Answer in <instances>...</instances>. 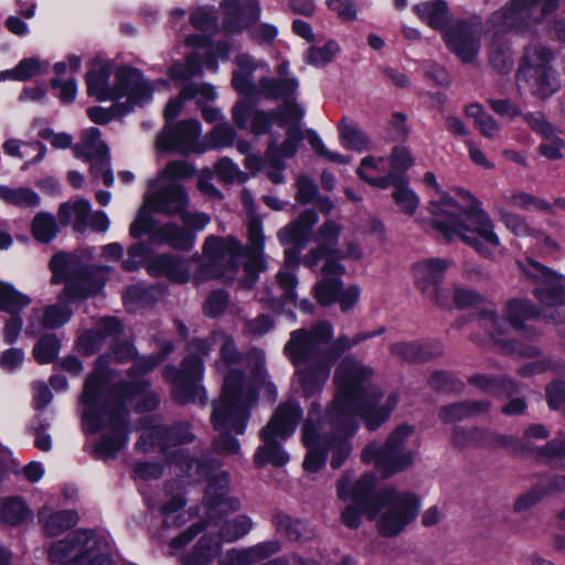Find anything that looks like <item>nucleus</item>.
Segmentation results:
<instances>
[{"instance_id": "f257e3e1", "label": "nucleus", "mask_w": 565, "mask_h": 565, "mask_svg": "<svg viewBox=\"0 0 565 565\" xmlns=\"http://www.w3.org/2000/svg\"><path fill=\"white\" fill-rule=\"evenodd\" d=\"M374 371L352 356L338 365L333 381L337 385L335 404L329 411L331 428L303 425L301 439L307 449L302 467L307 473L319 472L331 452L330 466L339 469L352 452L350 438L358 430L360 417L369 430L384 424L398 403L397 394L384 396L381 388L371 384Z\"/></svg>"}, {"instance_id": "f03ea898", "label": "nucleus", "mask_w": 565, "mask_h": 565, "mask_svg": "<svg viewBox=\"0 0 565 565\" xmlns=\"http://www.w3.org/2000/svg\"><path fill=\"white\" fill-rule=\"evenodd\" d=\"M172 350L173 345L169 343L163 353L136 360L128 371V381L115 385H110L113 371L109 356L102 355L96 360L94 370L85 380L79 403L83 407V430L86 434L107 430L95 447L98 457L113 458L126 445L127 402L138 399L136 407L139 412L152 411L159 405V396L149 390V382L143 376L152 372Z\"/></svg>"}, {"instance_id": "7ed1b4c3", "label": "nucleus", "mask_w": 565, "mask_h": 565, "mask_svg": "<svg viewBox=\"0 0 565 565\" xmlns=\"http://www.w3.org/2000/svg\"><path fill=\"white\" fill-rule=\"evenodd\" d=\"M194 440V435L190 431L188 424H179L171 427L162 426L160 423H148L142 428L141 436L136 444L138 450L142 452L150 451L156 444L161 448L167 460L175 466L177 473L194 481L209 478V484L205 491V501L218 512H234L241 507L237 498L227 497L230 476L225 471H216V461L199 462L190 458L180 446Z\"/></svg>"}, {"instance_id": "20e7f679", "label": "nucleus", "mask_w": 565, "mask_h": 565, "mask_svg": "<svg viewBox=\"0 0 565 565\" xmlns=\"http://www.w3.org/2000/svg\"><path fill=\"white\" fill-rule=\"evenodd\" d=\"M250 355L255 360L254 382L242 372L232 370L224 379L221 398L213 404L211 422L218 433L214 446L224 455H235L239 450V444L232 434L245 433L250 409L258 401L257 386L266 384L268 391L276 394L275 385L267 381L264 353L254 351Z\"/></svg>"}, {"instance_id": "39448f33", "label": "nucleus", "mask_w": 565, "mask_h": 565, "mask_svg": "<svg viewBox=\"0 0 565 565\" xmlns=\"http://www.w3.org/2000/svg\"><path fill=\"white\" fill-rule=\"evenodd\" d=\"M50 266L53 271L52 282L64 281L65 288L57 303L32 309L28 318L26 335L35 337L46 329H56L67 323L73 316L68 302L98 294L107 278L106 268L88 266L77 255L56 254Z\"/></svg>"}, {"instance_id": "423d86ee", "label": "nucleus", "mask_w": 565, "mask_h": 565, "mask_svg": "<svg viewBox=\"0 0 565 565\" xmlns=\"http://www.w3.org/2000/svg\"><path fill=\"white\" fill-rule=\"evenodd\" d=\"M332 335L331 323L322 321L310 331L299 329L291 332L285 345V353L296 365V377L308 397L321 392L335 360L355 345L354 338L340 335L328 351L322 350V345L329 343Z\"/></svg>"}, {"instance_id": "0eeeda50", "label": "nucleus", "mask_w": 565, "mask_h": 565, "mask_svg": "<svg viewBox=\"0 0 565 565\" xmlns=\"http://www.w3.org/2000/svg\"><path fill=\"white\" fill-rule=\"evenodd\" d=\"M461 194L469 203L466 207L447 193L429 202L431 225L447 241L460 238L479 254L490 256V248L500 245L493 222L471 193L461 191Z\"/></svg>"}, {"instance_id": "6e6552de", "label": "nucleus", "mask_w": 565, "mask_h": 565, "mask_svg": "<svg viewBox=\"0 0 565 565\" xmlns=\"http://www.w3.org/2000/svg\"><path fill=\"white\" fill-rule=\"evenodd\" d=\"M214 344H220V360L215 362L217 372L224 373L228 366L239 363L241 353L231 335L214 332L206 340L193 341L190 354L182 361L181 370L174 366L163 370V377L172 384L173 397L179 403L206 401V392L201 385L204 374L202 356L209 355Z\"/></svg>"}, {"instance_id": "1a4fd4ad", "label": "nucleus", "mask_w": 565, "mask_h": 565, "mask_svg": "<svg viewBox=\"0 0 565 565\" xmlns=\"http://www.w3.org/2000/svg\"><path fill=\"white\" fill-rule=\"evenodd\" d=\"M377 479L374 473L363 475L354 483L353 498L369 520L376 521L381 535H398L412 523L419 511V500L407 491L387 487L374 492Z\"/></svg>"}, {"instance_id": "9d476101", "label": "nucleus", "mask_w": 565, "mask_h": 565, "mask_svg": "<svg viewBox=\"0 0 565 565\" xmlns=\"http://www.w3.org/2000/svg\"><path fill=\"white\" fill-rule=\"evenodd\" d=\"M111 66L109 63H95L86 74V85L89 96L97 100H120L126 98L128 107L142 106L151 99L154 89L168 87L166 79H159L152 85L135 68L122 67L115 74V84H109Z\"/></svg>"}, {"instance_id": "9b49d317", "label": "nucleus", "mask_w": 565, "mask_h": 565, "mask_svg": "<svg viewBox=\"0 0 565 565\" xmlns=\"http://www.w3.org/2000/svg\"><path fill=\"white\" fill-rule=\"evenodd\" d=\"M46 554L55 565H114L109 539L92 530H77L50 543Z\"/></svg>"}, {"instance_id": "f8f14e48", "label": "nucleus", "mask_w": 565, "mask_h": 565, "mask_svg": "<svg viewBox=\"0 0 565 565\" xmlns=\"http://www.w3.org/2000/svg\"><path fill=\"white\" fill-rule=\"evenodd\" d=\"M414 427L402 424L395 427L383 445L371 443L361 452V460L373 465L384 478L392 477L411 467L417 456V446L408 447Z\"/></svg>"}, {"instance_id": "ddd939ff", "label": "nucleus", "mask_w": 565, "mask_h": 565, "mask_svg": "<svg viewBox=\"0 0 565 565\" xmlns=\"http://www.w3.org/2000/svg\"><path fill=\"white\" fill-rule=\"evenodd\" d=\"M237 66L232 75V86L241 95L250 99H282L288 102L298 90L299 82L297 78L275 79L269 76H263L256 83L254 72L260 67L266 71L269 65L262 61H256L249 54H238L235 57Z\"/></svg>"}, {"instance_id": "4468645a", "label": "nucleus", "mask_w": 565, "mask_h": 565, "mask_svg": "<svg viewBox=\"0 0 565 565\" xmlns=\"http://www.w3.org/2000/svg\"><path fill=\"white\" fill-rule=\"evenodd\" d=\"M301 417L302 409L294 399L278 406L269 423L259 433L263 444L254 456V462L257 467H264L268 463L284 466L289 461V455L282 449L278 439L289 438Z\"/></svg>"}, {"instance_id": "2eb2a0df", "label": "nucleus", "mask_w": 565, "mask_h": 565, "mask_svg": "<svg viewBox=\"0 0 565 565\" xmlns=\"http://www.w3.org/2000/svg\"><path fill=\"white\" fill-rule=\"evenodd\" d=\"M244 254L242 243L233 236H207L203 246V263L193 276L196 281L222 278L235 279Z\"/></svg>"}, {"instance_id": "dca6fc26", "label": "nucleus", "mask_w": 565, "mask_h": 565, "mask_svg": "<svg viewBox=\"0 0 565 565\" xmlns=\"http://www.w3.org/2000/svg\"><path fill=\"white\" fill-rule=\"evenodd\" d=\"M553 58V52L544 45H531L524 52L519 82L524 83L539 99H546L561 89L558 73L552 65Z\"/></svg>"}, {"instance_id": "f3484780", "label": "nucleus", "mask_w": 565, "mask_h": 565, "mask_svg": "<svg viewBox=\"0 0 565 565\" xmlns=\"http://www.w3.org/2000/svg\"><path fill=\"white\" fill-rule=\"evenodd\" d=\"M518 265L525 277L539 285L534 292L547 307L545 316L559 324H565V277L530 258L519 262Z\"/></svg>"}, {"instance_id": "a211bd4d", "label": "nucleus", "mask_w": 565, "mask_h": 565, "mask_svg": "<svg viewBox=\"0 0 565 565\" xmlns=\"http://www.w3.org/2000/svg\"><path fill=\"white\" fill-rule=\"evenodd\" d=\"M557 6L558 0H511L490 19L494 35L511 29L525 30L533 23H540Z\"/></svg>"}, {"instance_id": "6ab92c4d", "label": "nucleus", "mask_w": 565, "mask_h": 565, "mask_svg": "<svg viewBox=\"0 0 565 565\" xmlns=\"http://www.w3.org/2000/svg\"><path fill=\"white\" fill-rule=\"evenodd\" d=\"M241 201L248 215V245L245 250L247 260L243 266L245 277L241 281V285L244 288H252L258 278V274L267 269V262L264 252L265 235L263 232V223L254 212V200L252 193L247 189L242 191Z\"/></svg>"}, {"instance_id": "aec40b11", "label": "nucleus", "mask_w": 565, "mask_h": 565, "mask_svg": "<svg viewBox=\"0 0 565 565\" xmlns=\"http://www.w3.org/2000/svg\"><path fill=\"white\" fill-rule=\"evenodd\" d=\"M341 232L342 227L337 222L332 220L323 222L316 235L318 245L306 254L303 264L311 270H316L319 263L324 260L320 270L322 276H343L345 267L334 259V256L340 255L338 243Z\"/></svg>"}, {"instance_id": "412c9836", "label": "nucleus", "mask_w": 565, "mask_h": 565, "mask_svg": "<svg viewBox=\"0 0 565 565\" xmlns=\"http://www.w3.org/2000/svg\"><path fill=\"white\" fill-rule=\"evenodd\" d=\"M100 137L98 128L85 129L79 142L73 147V151L76 158L90 163V174L94 179H100L106 186H110L114 183V175L110 169L109 149Z\"/></svg>"}, {"instance_id": "4be33fe9", "label": "nucleus", "mask_w": 565, "mask_h": 565, "mask_svg": "<svg viewBox=\"0 0 565 565\" xmlns=\"http://www.w3.org/2000/svg\"><path fill=\"white\" fill-rule=\"evenodd\" d=\"M450 263L443 258H430L413 265V276L417 289L439 307H450V291L440 287Z\"/></svg>"}, {"instance_id": "5701e85b", "label": "nucleus", "mask_w": 565, "mask_h": 565, "mask_svg": "<svg viewBox=\"0 0 565 565\" xmlns=\"http://www.w3.org/2000/svg\"><path fill=\"white\" fill-rule=\"evenodd\" d=\"M482 28L479 22L460 21L444 32L448 50L463 63H472L480 51Z\"/></svg>"}, {"instance_id": "b1692460", "label": "nucleus", "mask_w": 565, "mask_h": 565, "mask_svg": "<svg viewBox=\"0 0 565 565\" xmlns=\"http://www.w3.org/2000/svg\"><path fill=\"white\" fill-rule=\"evenodd\" d=\"M201 131V124L195 119L167 125L157 138V147L180 153L203 152L204 148L199 141Z\"/></svg>"}, {"instance_id": "393cba45", "label": "nucleus", "mask_w": 565, "mask_h": 565, "mask_svg": "<svg viewBox=\"0 0 565 565\" xmlns=\"http://www.w3.org/2000/svg\"><path fill=\"white\" fill-rule=\"evenodd\" d=\"M148 192L145 195L146 203L150 204L153 212L169 216L180 215L186 210L190 199L184 188L175 182H162L156 185L148 183Z\"/></svg>"}, {"instance_id": "a878e982", "label": "nucleus", "mask_w": 565, "mask_h": 565, "mask_svg": "<svg viewBox=\"0 0 565 565\" xmlns=\"http://www.w3.org/2000/svg\"><path fill=\"white\" fill-rule=\"evenodd\" d=\"M316 298L321 305L339 302L342 311L350 310L360 298V288L356 285L342 289L341 276H322L315 287Z\"/></svg>"}, {"instance_id": "bb28decb", "label": "nucleus", "mask_w": 565, "mask_h": 565, "mask_svg": "<svg viewBox=\"0 0 565 565\" xmlns=\"http://www.w3.org/2000/svg\"><path fill=\"white\" fill-rule=\"evenodd\" d=\"M221 7L225 12L223 25L228 33H239L259 18L256 0H223Z\"/></svg>"}, {"instance_id": "cd10ccee", "label": "nucleus", "mask_w": 565, "mask_h": 565, "mask_svg": "<svg viewBox=\"0 0 565 565\" xmlns=\"http://www.w3.org/2000/svg\"><path fill=\"white\" fill-rule=\"evenodd\" d=\"M318 220L315 210H305L295 221L277 232L278 241L281 245L296 244L299 248H303L311 239L312 228Z\"/></svg>"}, {"instance_id": "c85d7f7f", "label": "nucleus", "mask_w": 565, "mask_h": 565, "mask_svg": "<svg viewBox=\"0 0 565 565\" xmlns=\"http://www.w3.org/2000/svg\"><path fill=\"white\" fill-rule=\"evenodd\" d=\"M451 441L456 447L460 448L472 445L483 446L487 448H511L514 444V440L511 437L481 430L477 427H455L452 430Z\"/></svg>"}, {"instance_id": "c756f323", "label": "nucleus", "mask_w": 565, "mask_h": 565, "mask_svg": "<svg viewBox=\"0 0 565 565\" xmlns=\"http://www.w3.org/2000/svg\"><path fill=\"white\" fill-rule=\"evenodd\" d=\"M191 260L163 254L156 256L148 265V271L152 276L166 277L177 284H184L191 279Z\"/></svg>"}, {"instance_id": "7c9ffc66", "label": "nucleus", "mask_w": 565, "mask_h": 565, "mask_svg": "<svg viewBox=\"0 0 565 565\" xmlns=\"http://www.w3.org/2000/svg\"><path fill=\"white\" fill-rule=\"evenodd\" d=\"M278 541L262 542L246 548H231L220 559V565H253L279 552Z\"/></svg>"}, {"instance_id": "2f4dec72", "label": "nucleus", "mask_w": 565, "mask_h": 565, "mask_svg": "<svg viewBox=\"0 0 565 565\" xmlns=\"http://www.w3.org/2000/svg\"><path fill=\"white\" fill-rule=\"evenodd\" d=\"M388 160L383 157L369 156L361 160L358 174L374 186L385 189L396 181L394 172L387 171Z\"/></svg>"}, {"instance_id": "473e14b6", "label": "nucleus", "mask_w": 565, "mask_h": 565, "mask_svg": "<svg viewBox=\"0 0 565 565\" xmlns=\"http://www.w3.org/2000/svg\"><path fill=\"white\" fill-rule=\"evenodd\" d=\"M39 522L47 536H57L78 522L77 512L74 510L55 511L51 507H43L38 512Z\"/></svg>"}, {"instance_id": "72a5a7b5", "label": "nucleus", "mask_w": 565, "mask_h": 565, "mask_svg": "<svg viewBox=\"0 0 565 565\" xmlns=\"http://www.w3.org/2000/svg\"><path fill=\"white\" fill-rule=\"evenodd\" d=\"M121 331L122 327L116 318H103L94 329L81 334L78 344L85 353L90 354L100 347L106 338L117 335Z\"/></svg>"}, {"instance_id": "f704fd0d", "label": "nucleus", "mask_w": 565, "mask_h": 565, "mask_svg": "<svg viewBox=\"0 0 565 565\" xmlns=\"http://www.w3.org/2000/svg\"><path fill=\"white\" fill-rule=\"evenodd\" d=\"M152 238L154 242L164 243L174 249L190 250L195 242V236L192 232L179 226L175 223H167L158 227Z\"/></svg>"}, {"instance_id": "c9c22d12", "label": "nucleus", "mask_w": 565, "mask_h": 565, "mask_svg": "<svg viewBox=\"0 0 565 565\" xmlns=\"http://www.w3.org/2000/svg\"><path fill=\"white\" fill-rule=\"evenodd\" d=\"M33 520V512L20 497L0 499V522L9 526H19Z\"/></svg>"}, {"instance_id": "e433bc0d", "label": "nucleus", "mask_w": 565, "mask_h": 565, "mask_svg": "<svg viewBox=\"0 0 565 565\" xmlns=\"http://www.w3.org/2000/svg\"><path fill=\"white\" fill-rule=\"evenodd\" d=\"M353 493L354 484L351 486L350 477L345 473L338 481V497L342 501L351 499L352 503L348 504L342 511L341 521L345 526L356 529L361 524V515L365 514V512L361 504L354 500Z\"/></svg>"}, {"instance_id": "4c0bfd02", "label": "nucleus", "mask_w": 565, "mask_h": 565, "mask_svg": "<svg viewBox=\"0 0 565 565\" xmlns=\"http://www.w3.org/2000/svg\"><path fill=\"white\" fill-rule=\"evenodd\" d=\"M391 351L392 354L406 361H427L439 356L443 353V347L438 342L426 344L403 342L393 344Z\"/></svg>"}, {"instance_id": "58836bf2", "label": "nucleus", "mask_w": 565, "mask_h": 565, "mask_svg": "<svg viewBox=\"0 0 565 565\" xmlns=\"http://www.w3.org/2000/svg\"><path fill=\"white\" fill-rule=\"evenodd\" d=\"M220 550V540L210 534L203 535L192 551L182 556V565H209L218 555Z\"/></svg>"}, {"instance_id": "ea45409f", "label": "nucleus", "mask_w": 565, "mask_h": 565, "mask_svg": "<svg viewBox=\"0 0 565 565\" xmlns=\"http://www.w3.org/2000/svg\"><path fill=\"white\" fill-rule=\"evenodd\" d=\"M489 407L490 403L487 401L455 403L444 406L439 412V417L444 423H454L470 416L486 413Z\"/></svg>"}, {"instance_id": "a19ab883", "label": "nucleus", "mask_w": 565, "mask_h": 565, "mask_svg": "<svg viewBox=\"0 0 565 565\" xmlns=\"http://www.w3.org/2000/svg\"><path fill=\"white\" fill-rule=\"evenodd\" d=\"M60 218L67 224L74 218V227L77 232H84L88 226L92 215V206L87 200H77L73 203H63L58 210Z\"/></svg>"}, {"instance_id": "79ce46f5", "label": "nucleus", "mask_w": 565, "mask_h": 565, "mask_svg": "<svg viewBox=\"0 0 565 565\" xmlns=\"http://www.w3.org/2000/svg\"><path fill=\"white\" fill-rule=\"evenodd\" d=\"M419 19L434 29H443L449 21V12L445 1L433 0L415 6Z\"/></svg>"}, {"instance_id": "37998d69", "label": "nucleus", "mask_w": 565, "mask_h": 565, "mask_svg": "<svg viewBox=\"0 0 565 565\" xmlns=\"http://www.w3.org/2000/svg\"><path fill=\"white\" fill-rule=\"evenodd\" d=\"M49 63L36 57L23 58L12 70L0 73V79L24 82L47 71Z\"/></svg>"}, {"instance_id": "c03bdc74", "label": "nucleus", "mask_w": 565, "mask_h": 565, "mask_svg": "<svg viewBox=\"0 0 565 565\" xmlns=\"http://www.w3.org/2000/svg\"><path fill=\"white\" fill-rule=\"evenodd\" d=\"M340 141L343 147L362 151L369 148L371 141L367 135L362 131L353 121L343 117L338 125Z\"/></svg>"}, {"instance_id": "a18cd8bd", "label": "nucleus", "mask_w": 565, "mask_h": 565, "mask_svg": "<svg viewBox=\"0 0 565 565\" xmlns=\"http://www.w3.org/2000/svg\"><path fill=\"white\" fill-rule=\"evenodd\" d=\"M31 303V298L19 290L11 284L0 280V310L10 315L20 313L26 306Z\"/></svg>"}, {"instance_id": "49530a36", "label": "nucleus", "mask_w": 565, "mask_h": 565, "mask_svg": "<svg viewBox=\"0 0 565 565\" xmlns=\"http://www.w3.org/2000/svg\"><path fill=\"white\" fill-rule=\"evenodd\" d=\"M503 200L508 204L518 209L553 213L552 203L524 191H512L511 193H507L503 195Z\"/></svg>"}, {"instance_id": "de8ad7c7", "label": "nucleus", "mask_w": 565, "mask_h": 565, "mask_svg": "<svg viewBox=\"0 0 565 565\" xmlns=\"http://www.w3.org/2000/svg\"><path fill=\"white\" fill-rule=\"evenodd\" d=\"M194 167L183 160H174L167 164V167L158 173V177L150 180V185H156L162 182H175L190 179L194 175Z\"/></svg>"}, {"instance_id": "09e8293b", "label": "nucleus", "mask_w": 565, "mask_h": 565, "mask_svg": "<svg viewBox=\"0 0 565 565\" xmlns=\"http://www.w3.org/2000/svg\"><path fill=\"white\" fill-rule=\"evenodd\" d=\"M466 115L473 120L475 127L489 139H494L500 130L498 122L479 104L466 108Z\"/></svg>"}, {"instance_id": "8fccbe9b", "label": "nucleus", "mask_w": 565, "mask_h": 565, "mask_svg": "<svg viewBox=\"0 0 565 565\" xmlns=\"http://www.w3.org/2000/svg\"><path fill=\"white\" fill-rule=\"evenodd\" d=\"M535 316L534 307L526 300L514 299L507 303L505 319L515 330H522L524 322Z\"/></svg>"}, {"instance_id": "3c124183", "label": "nucleus", "mask_w": 565, "mask_h": 565, "mask_svg": "<svg viewBox=\"0 0 565 565\" xmlns=\"http://www.w3.org/2000/svg\"><path fill=\"white\" fill-rule=\"evenodd\" d=\"M253 529V521L249 516L241 514L233 520L225 521L220 525L218 536L227 543L235 542Z\"/></svg>"}, {"instance_id": "603ef678", "label": "nucleus", "mask_w": 565, "mask_h": 565, "mask_svg": "<svg viewBox=\"0 0 565 565\" xmlns=\"http://www.w3.org/2000/svg\"><path fill=\"white\" fill-rule=\"evenodd\" d=\"M276 525L278 531L291 541L307 540L312 535V530L307 522L288 515L276 516Z\"/></svg>"}, {"instance_id": "864d4df0", "label": "nucleus", "mask_w": 565, "mask_h": 565, "mask_svg": "<svg viewBox=\"0 0 565 565\" xmlns=\"http://www.w3.org/2000/svg\"><path fill=\"white\" fill-rule=\"evenodd\" d=\"M469 383L487 393L497 395H511L518 391V386L511 380L488 377L482 374L471 376Z\"/></svg>"}, {"instance_id": "5fc2aeb1", "label": "nucleus", "mask_w": 565, "mask_h": 565, "mask_svg": "<svg viewBox=\"0 0 565 565\" xmlns=\"http://www.w3.org/2000/svg\"><path fill=\"white\" fill-rule=\"evenodd\" d=\"M0 198L8 203L22 206L34 207L40 204V196L33 190L28 188H8L0 186Z\"/></svg>"}, {"instance_id": "6e6d98bb", "label": "nucleus", "mask_w": 565, "mask_h": 565, "mask_svg": "<svg viewBox=\"0 0 565 565\" xmlns=\"http://www.w3.org/2000/svg\"><path fill=\"white\" fill-rule=\"evenodd\" d=\"M235 138L236 131L227 121L218 122L205 136L207 147L211 149H224L232 147Z\"/></svg>"}, {"instance_id": "4d7b16f0", "label": "nucleus", "mask_w": 565, "mask_h": 565, "mask_svg": "<svg viewBox=\"0 0 565 565\" xmlns=\"http://www.w3.org/2000/svg\"><path fill=\"white\" fill-rule=\"evenodd\" d=\"M57 223L50 213H39L32 222V234L41 243L51 242L57 233Z\"/></svg>"}, {"instance_id": "13d9d810", "label": "nucleus", "mask_w": 565, "mask_h": 565, "mask_svg": "<svg viewBox=\"0 0 565 565\" xmlns=\"http://www.w3.org/2000/svg\"><path fill=\"white\" fill-rule=\"evenodd\" d=\"M489 62L495 72H509L513 65L509 45L499 40H493L490 44Z\"/></svg>"}, {"instance_id": "bf43d9fd", "label": "nucleus", "mask_w": 565, "mask_h": 565, "mask_svg": "<svg viewBox=\"0 0 565 565\" xmlns=\"http://www.w3.org/2000/svg\"><path fill=\"white\" fill-rule=\"evenodd\" d=\"M339 50V44L334 41H329L321 47L310 46L305 54V61L312 66L323 67L334 58Z\"/></svg>"}, {"instance_id": "052dcab7", "label": "nucleus", "mask_w": 565, "mask_h": 565, "mask_svg": "<svg viewBox=\"0 0 565 565\" xmlns=\"http://www.w3.org/2000/svg\"><path fill=\"white\" fill-rule=\"evenodd\" d=\"M60 342L54 334L42 337L33 348V356L41 364L51 363L58 354Z\"/></svg>"}, {"instance_id": "680f3d73", "label": "nucleus", "mask_w": 565, "mask_h": 565, "mask_svg": "<svg viewBox=\"0 0 565 565\" xmlns=\"http://www.w3.org/2000/svg\"><path fill=\"white\" fill-rule=\"evenodd\" d=\"M392 196L402 213L408 216L415 214L419 205V198L412 189L398 184L393 191Z\"/></svg>"}, {"instance_id": "e2e57ef3", "label": "nucleus", "mask_w": 565, "mask_h": 565, "mask_svg": "<svg viewBox=\"0 0 565 565\" xmlns=\"http://www.w3.org/2000/svg\"><path fill=\"white\" fill-rule=\"evenodd\" d=\"M182 97L195 99L198 105L216 99L215 87L207 83H190L182 87Z\"/></svg>"}, {"instance_id": "0e129e2a", "label": "nucleus", "mask_w": 565, "mask_h": 565, "mask_svg": "<svg viewBox=\"0 0 565 565\" xmlns=\"http://www.w3.org/2000/svg\"><path fill=\"white\" fill-rule=\"evenodd\" d=\"M500 218L505 227L516 236L539 235V230L531 227L526 220L516 213L501 211Z\"/></svg>"}, {"instance_id": "69168bd1", "label": "nucleus", "mask_w": 565, "mask_h": 565, "mask_svg": "<svg viewBox=\"0 0 565 565\" xmlns=\"http://www.w3.org/2000/svg\"><path fill=\"white\" fill-rule=\"evenodd\" d=\"M202 73V66L199 63L198 54H188L185 63H175L169 68V75L173 79H189Z\"/></svg>"}, {"instance_id": "338daca9", "label": "nucleus", "mask_w": 565, "mask_h": 565, "mask_svg": "<svg viewBox=\"0 0 565 565\" xmlns=\"http://www.w3.org/2000/svg\"><path fill=\"white\" fill-rule=\"evenodd\" d=\"M265 162L268 166L267 168V177L268 179L275 183L279 184L282 183L285 180L284 177V169L285 164L282 160L277 156V146L275 142H271L266 152H265Z\"/></svg>"}, {"instance_id": "774afa93", "label": "nucleus", "mask_w": 565, "mask_h": 565, "mask_svg": "<svg viewBox=\"0 0 565 565\" xmlns=\"http://www.w3.org/2000/svg\"><path fill=\"white\" fill-rule=\"evenodd\" d=\"M215 173L224 183H232L234 181L243 183L247 180V175L226 157L215 163Z\"/></svg>"}]
</instances>
